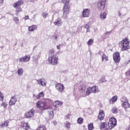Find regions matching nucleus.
Wrapping results in <instances>:
<instances>
[{"instance_id": "1", "label": "nucleus", "mask_w": 130, "mask_h": 130, "mask_svg": "<svg viewBox=\"0 0 130 130\" xmlns=\"http://www.w3.org/2000/svg\"><path fill=\"white\" fill-rule=\"evenodd\" d=\"M121 50L122 51H124V50H127V49H129V41H128V38H125L123 39L121 42Z\"/></svg>"}, {"instance_id": "2", "label": "nucleus", "mask_w": 130, "mask_h": 130, "mask_svg": "<svg viewBox=\"0 0 130 130\" xmlns=\"http://www.w3.org/2000/svg\"><path fill=\"white\" fill-rule=\"evenodd\" d=\"M97 92H99V89L98 88V86H93L91 87L87 88L85 94L86 96H88L90 95L91 93H97Z\"/></svg>"}, {"instance_id": "3", "label": "nucleus", "mask_w": 130, "mask_h": 130, "mask_svg": "<svg viewBox=\"0 0 130 130\" xmlns=\"http://www.w3.org/2000/svg\"><path fill=\"white\" fill-rule=\"evenodd\" d=\"M49 62L53 66L57 64V60H58V57L56 55H52L48 58Z\"/></svg>"}, {"instance_id": "4", "label": "nucleus", "mask_w": 130, "mask_h": 130, "mask_svg": "<svg viewBox=\"0 0 130 130\" xmlns=\"http://www.w3.org/2000/svg\"><path fill=\"white\" fill-rule=\"evenodd\" d=\"M108 125L110 129H112L116 125V119L114 117L111 118L108 122Z\"/></svg>"}, {"instance_id": "5", "label": "nucleus", "mask_w": 130, "mask_h": 130, "mask_svg": "<svg viewBox=\"0 0 130 130\" xmlns=\"http://www.w3.org/2000/svg\"><path fill=\"white\" fill-rule=\"evenodd\" d=\"M45 106H46V102L44 101H40L37 103V107L40 109V110H44L45 109H46Z\"/></svg>"}, {"instance_id": "6", "label": "nucleus", "mask_w": 130, "mask_h": 130, "mask_svg": "<svg viewBox=\"0 0 130 130\" xmlns=\"http://www.w3.org/2000/svg\"><path fill=\"white\" fill-rule=\"evenodd\" d=\"M122 103V106L123 107V108L127 109L129 108L130 107V105L128 104V102H127V99H126V98L123 97L121 100Z\"/></svg>"}, {"instance_id": "7", "label": "nucleus", "mask_w": 130, "mask_h": 130, "mask_svg": "<svg viewBox=\"0 0 130 130\" xmlns=\"http://www.w3.org/2000/svg\"><path fill=\"white\" fill-rule=\"evenodd\" d=\"M105 3H106V0H100L97 4V7L101 11L104 10L105 7Z\"/></svg>"}, {"instance_id": "8", "label": "nucleus", "mask_w": 130, "mask_h": 130, "mask_svg": "<svg viewBox=\"0 0 130 130\" xmlns=\"http://www.w3.org/2000/svg\"><path fill=\"white\" fill-rule=\"evenodd\" d=\"M35 112V110H34V109H31L25 114V117L26 118H31V117H33L34 116Z\"/></svg>"}, {"instance_id": "9", "label": "nucleus", "mask_w": 130, "mask_h": 130, "mask_svg": "<svg viewBox=\"0 0 130 130\" xmlns=\"http://www.w3.org/2000/svg\"><path fill=\"white\" fill-rule=\"evenodd\" d=\"M55 88L60 93H61L64 90V86L61 83H57L55 85Z\"/></svg>"}, {"instance_id": "10", "label": "nucleus", "mask_w": 130, "mask_h": 130, "mask_svg": "<svg viewBox=\"0 0 130 130\" xmlns=\"http://www.w3.org/2000/svg\"><path fill=\"white\" fill-rule=\"evenodd\" d=\"M36 82L38 83V85H40V86L46 87V82H45V80H44V79H36Z\"/></svg>"}, {"instance_id": "11", "label": "nucleus", "mask_w": 130, "mask_h": 130, "mask_svg": "<svg viewBox=\"0 0 130 130\" xmlns=\"http://www.w3.org/2000/svg\"><path fill=\"white\" fill-rule=\"evenodd\" d=\"M90 10L88 9H84L82 12V17L83 18H88L90 16Z\"/></svg>"}, {"instance_id": "12", "label": "nucleus", "mask_w": 130, "mask_h": 130, "mask_svg": "<svg viewBox=\"0 0 130 130\" xmlns=\"http://www.w3.org/2000/svg\"><path fill=\"white\" fill-rule=\"evenodd\" d=\"M113 59L115 62H119L120 60V55L119 53L116 52L113 54Z\"/></svg>"}, {"instance_id": "13", "label": "nucleus", "mask_w": 130, "mask_h": 130, "mask_svg": "<svg viewBox=\"0 0 130 130\" xmlns=\"http://www.w3.org/2000/svg\"><path fill=\"white\" fill-rule=\"evenodd\" d=\"M22 5H24V2L22 1H19L15 3H14L13 7L15 9H19L21 7V6H22Z\"/></svg>"}, {"instance_id": "14", "label": "nucleus", "mask_w": 130, "mask_h": 130, "mask_svg": "<svg viewBox=\"0 0 130 130\" xmlns=\"http://www.w3.org/2000/svg\"><path fill=\"white\" fill-rule=\"evenodd\" d=\"M55 26H57V27H59L62 25V21H61V19L58 18L55 21L53 22Z\"/></svg>"}, {"instance_id": "15", "label": "nucleus", "mask_w": 130, "mask_h": 130, "mask_svg": "<svg viewBox=\"0 0 130 130\" xmlns=\"http://www.w3.org/2000/svg\"><path fill=\"white\" fill-rule=\"evenodd\" d=\"M16 102H17V99L15 96H13L11 98L9 102V105L10 106H13V105H15V104H16Z\"/></svg>"}, {"instance_id": "16", "label": "nucleus", "mask_w": 130, "mask_h": 130, "mask_svg": "<svg viewBox=\"0 0 130 130\" xmlns=\"http://www.w3.org/2000/svg\"><path fill=\"white\" fill-rule=\"evenodd\" d=\"M63 104L62 102H60L59 101H56L54 103V106L55 108H58V107H60Z\"/></svg>"}, {"instance_id": "17", "label": "nucleus", "mask_w": 130, "mask_h": 130, "mask_svg": "<svg viewBox=\"0 0 130 130\" xmlns=\"http://www.w3.org/2000/svg\"><path fill=\"white\" fill-rule=\"evenodd\" d=\"M105 115L104 114V112L103 111H100V113L98 116V118L100 120H103L104 119V117Z\"/></svg>"}, {"instance_id": "18", "label": "nucleus", "mask_w": 130, "mask_h": 130, "mask_svg": "<svg viewBox=\"0 0 130 130\" xmlns=\"http://www.w3.org/2000/svg\"><path fill=\"white\" fill-rule=\"evenodd\" d=\"M106 16H107V13L106 12H101L100 14L101 20H105L106 19Z\"/></svg>"}, {"instance_id": "19", "label": "nucleus", "mask_w": 130, "mask_h": 130, "mask_svg": "<svg viewBox=\"0 0 130 130\" xmlns=\"http://www.w3.org/2000/svg\"><path fill=\"white\" fill-rule=\"evenodd\" d=\"M37 29V25H34L28 27V31L30 32H33L34 30H36Z\"/></svg>"}, {"instance_id": "20", "label": "nucleus", "mask_w": 130, "mask_h": 130, "mask_svg": "<svg viewBox=\"0 0 130 130\" xmlns=\"http://www.w3.org/2000/svg\"><path fill=\"white\" fill-rule=\"evenodd\" d=\"M69 11H70V9L68 8V6H65L63 9V16H64V15H67V14H68Z\"/></svg>"}, {"instance_id": "21", "label": "nucleus", "mask_w": 130, "mask_h": 130, "mask_svg": "<svg viewBox=\"0 0 130 130\" xmlns=\"http://www.w3.org/2000/svg\"><path fill=\"white\" fill-rule=\"evenodd\" d=\"M64 124L66 128H67V129H70V128H71V125H72V123H71V122L69 121H66L64 123Z\"/></svg>"}, {"instance_id": "22", "label": "nucleus", "mask_w": 130, "mask_h": 130, "mask_svg": "<svg viewBox=\"0 0 130 130\" xmlns=\"http://www.w3.org/2000/svg\"><path fill=\"white\" fill-rule=\"evenodd\" d=\"M23 124L22 127L24 129L28 130L30 128V126H29L28 123H23Z\"/></svg>"}, {"instance_id": "23", "label": "nucleus", "mask_w": 130, "mask_h": 130, "mask_svg": "<svg viewBox=\"0 0 130 130\" xmlns=\"http://www.w3.org/2000/svg\"><path fill=\"white\" fill-rule=\"evenodd\" d=\"M30 56L29 55H25L24 57H23V61L24 62H28V61H29V60H30Z\"/></svg>"}, {"instance_id": "24", "label": "nucleus", "mask_w": 130, "mask_h": 130, "mask_svg": "<svg viewBox=\"0 0 130 130\" xmlns=\"http://www.w3.org/2000/svg\"><path fill=\"white\" fill-rule=\"evenodd\" d=\"M107 124H106V122H103L101 123L100 125V128H107Z\"/></svg>"}, {"instance_id": "25", "label": "nucleus", "mask_w": 130, "mask_h": 130, "mask_svg": "<svg viewBox=\"0 0 130 130\" xmlns=\"http://www.w3.org/2000/svg\"><path fill=\"white\" fill-rule=\"evenodd\" d=\"M23 73H24V71H23V69L20 68L18 69L17 74L19 76H22Z\"/></svg>"}, {"instance_id": "26", "label": "nucleus", "mask_w": 130, "mask_h": 130, "mask_svg": "<svg viewBox=\"0 0 130 130\" xmlns=\"http://www.w3.org/2000/svg\"><path fill=\"white\" fill-rule=\"evenodd\" d=\"M13 21L15 22V24H16V25H19V24H20V20H19V18H18V17H14Z\"/></svg>"}, {"instance_id": "27", "label": "nucleus", "mask_w": 130, "mask_h": 130, "mask_svg": "<svg viewBox=\"0 0 130 130\" xmlns=\"http://www.w3.org/2000/svg\"><path fill=\"white\" fill-rule=\"evenodd\" d=\"M84 122V119L82 117H79L77 119V123H79V124H82Z\"/></svg>"}, {"instance_id": "28", "label": "nucleus", "mask_w": 130, "mask_h": 130, "mask_svg": "<svg viewBox=\"0 0 130 130\" xmlns=\"http://www.w3.org/2000/svg\"><path fill=\"white\" fill-rule=\"evenodd\" d=\"M48 113L49 114V117L50 118H52L53 117V110H51V111H49L48 112Z\"/></svg>"}, {"instance_id": "29", "label": "nucleus", "mask_w": 130, "mask_h": 130, "mask_svg": "<svg viewBox=\"0 0 130 130\" xmlns=\"http://www.w3.org/2000/svg\"><path fill=\"white\" fill-rule=\"evenodd\" d=\"M117 100V96H114L113 98H112L110 100V103H113V102H115Z\"/></svg>"}, {"instance_id": "30", "label": "nucleus", "mask_w": 130, "mask_h": 130, "mask_svg": "<svg viewBox=\"0 0 130 130\" xmlns=\"http://www.w3.org/2000/svg\"><path fill=\"white\" fill-rule=\"evenodd\" d=\"M102 61H103L105 59V60H106V61H107V60H108V57H107V56L105 55V54H103V55H102Z\"/></svg>"}, {"instance_id": "31", "label": "nucleus", "mask_w": 130, "mask_h": 130, "mask_svg": "<svg viewBox=\"0 0 130 130\" xmlns=\"http://www.w3.org/2000/svg\"><path fill=\"white\" fill-rule=\"evenodd\" d=\"M44 97V93L43 92H41L39 93L37 99H40V98Z\"/></svg>"}, {"instance_id": "32", "label": "nucleus", "mask_w": 130, "mask_h": 130, "mask_svg": "<svg viewBox=\"0 0 130 130\" xmlns=\"http://www.w3.org/2000/svg\"><path fill=\"white\" fill-rule=\"evenodd\" d=\"M93 42H94V40L92 39H90L87 42V44L89 46H91V45H92V44H93Z\"/></svg>"}, {"instance_id": "33", "label": "nucleus", "mask_w": 130, "mask_h": 130, "mask_svg": "<svg viewBox=\"0 0 130 130\" xmlns=\"http://www.w3.org/2000/svg\"><path fill=\"white\" fill-rule=\"evenodd\" d=\"M37 130H46V127L44 125H40L38 127Z\"/></svg>"}, {"instance_id": "34", "label": "nucleus", "mask_w": 130, "mask_h": 130, "mask_svg": "<svg viewBox=\"0 0 130 130\" xmlns=\"http://www.w3.org/2000/svg\"><path fill=\"white\" fill-rule=\"evenodd\" d=\"M15 12L16 13L17 16H18V15H19V13H20V12H22V9L21 8H16Z\"/></svg>"}, {"instance_id": "35", "label": "nucleus", "mask_w": 130, "mask_h": 130, "mask_svg": "<svg viewBox=\"0 0 130 130\" xmlns=\"http://www.w3.org/2000/svg\"><path fill=\"white\" fill-rule=\"evenodd\" d=\"M88 128L89 130L93 129V128H94V126H93V123H91L89 124H88Z\"/></svg>"}, {"instance_id": "36", "label": "nucleus", "mask_w": 130, "mask_h": 130, "mask_svg": "<svg viewBox=\"0 0 130 130\" xmlns=\"http://www.w3.org/2000/svg\"><path fill=\"white\" fill-rule=\"evenodd\" d=\"M1 105L4 107V108H7V107H8V104L5 102H3Z\"/></svg>"}, {"instance_id": "37", "label": "nucleus", "mask_w": 130, "mask_h": 130, "mask_svg": "<svg viewBox=\"0 0 130 130\" xmlns=\"http://www.w3.org/2000/svg\"><path fill=\"white\" fill-rule=\"evenodd\" d=\"M112 112L113 113L116 114L118 112V110L116 107H114L112 109Z\"/></svg>"}, {"instance_id": "38", "label": "nucleus", "mask_w": 130, "mask_h": 130, "mask_svg": "<svg viewBox=\"0 0 130 130\" xmlns=\"http://www.w3.org/2000/svg\"><path fill=\"white\" fill-rule=\"evenodd\" d=\"M42 15L43 18H47L48 16V13L47 12H43Z\"/></svg>"}, {"instance_id": "39", "label": "nucleus", "mask_w": 130, "mask_h": 130, "mask_svg": "<svg viewBox=\"0 0 130 130\" xmlns=\"http://www.w3.org/2000/svg\"><path fill=\"white\" fill-rule=\"evenodd\" d=\"M62 3L65 5H69L70 3V0H62Z\"/></svg>"}, {"instance_id": "40", "label": "nucleus", "mask_w": 130, "mask_h": 130, "mask_svg": "<svg viewBox=\"0 0 130 130\" xmlns=\"http://www.w3.org/2000/svg\"><path fill=\"white\" fill-rule=\"evenodd\" d=\"M81 93H85V91H86V87L84 86L83 87L81 88Z\"/></svg>"}, {"instance_id": "41", "label": "nucleus", "mask_w": 130, "mask_h": 130, "mask_svg": "<svg viewBox=\"0 0 130 130\" xmlns=\"http://www.w3.org/2000/svg\"><path fill=\"white\" fill-rule=\"evenodd\" d=\"M71 118V115L68 114V115L65 116V119L66 120H68V119H70Z\"/></svg>"}, {"instance_id": "42", "label": "nucleus", "mask_w": 130, "mask_h": 130, "mask_svg": "<svg viewBox=\"0 0 130 130\" xmlns=\"http://www.w3.org/2000/svg\"><path fill=\"white\" fill-rule=\"evenodd\" d=\"M49 54H54V50L53 49L49 50Z\"/></svg>"}, {"instance_id": "43", "label": "nucleus", "mask_w": 130, "mask_h": 130, "mask_svg": "<svg viewBox=\"0 0 130 130\" xmlns=\"http://www.w3.org/2000/svg\"><path fill=\"white\" fill-rule=\"evenodd\" d=\"M0 100H4V95L2 94V92H0Z\"/></svg>"}, {"instance_id": "44", "label": "nucleus", "mask_w": 130, "mask_h": 130, "mask_svg": "<svg viewBox=\"0 0 130 130\" xmlns=\"http://www.w3.org/2000/svg\"><path fill=\"white\" fill-rule=\"evenodd\" d=\"M83 28H85L86 32H88V29H89V26L88 25H86V26H83Z\"/></svg>"}, {"instance_id": "45", "label": "nucleus", "mask_w": 130, "mask_h": 130, "mask_svg": "<svg viewBox=\"0 0 130 130\" xmlns=\"http://www.w3.org/2000/svg\"><path fill=\"white\" fill-rule=\"evenodd\" d=\"M3 123H4L5 127H8V126H9V125H8V123H9L8 122L5 121Z\"/></svg>"}, {"instance_id": "46", "label": "nucleus", "mask_w": 130, "mask_h": 130, "mask_svg": "<svg viewBox=\"0 0 130 130\" xmlns=\"http://www.w3.org/2000/svg\"><path fill=\"white\" fill-rule=\"evenodd\" d=\"M19 60L20 62H21V61H24V58L23 57L19 58Z\"/></svg>"}, {"instance_id": "47", "label": "nucleus", "mask_w": 130, "mask_h": 130, "mask_svg": "<svg viewBox=\"0 0 130 130\" xmlns=\"http://www.w3.org/2000/svg\"><path fill=\"white\" fill-rule=\"evenodd\" d=\"M0 127L1 128L5 127V124L4 123H2L0 125Z\"/></svg>"}, {"instance_id": "48", "label": "nucleus", "mask_w": 130, "mask_h": 130, "mask_svg": "<svg viewBox=\"0 0 130 130\" xmlns=\"http://www.w3.org/2000/svg\"><path fill=\"white\" fill-rule=\"evenodd\" d=\"M117 14H118V17H120V16H121V13H120V11H118Z\"/></svg>"}, {"instance_id": "49", "label": "nucleus", "mask_w": 130, "mask_h": 130, "mask_svg": "<svg viewBox=\"0 0 130 130\" xmlns=\"http://www.w3.org/2000/svg\"><path fill=\"white\" fill-rule=\"evenodd\" d=\"M53 123L54 125H56L57 124V122H56V121H53Z\"/></svg>"}, {"instance_id": "50", "label": "nucleus", "mask_w": 130, "mask_h": 130, "mask_svg": "<svg viewBox=\"0 0 130 130\" xmlns=\"http://www.w3.org/2000/svg\"><path fill=\"white\" fill-rule=\"evenodd\" d=\"M25 20H29V16H26L24 17Z\"/></svg>"}, {"instance_id": "51", "label": "nucleus", "mask_w": 130, "mask_h": 130, "mask_svg": "<svg viewBox=\"0 0 130 130\" xmlns=\"http://www.w3.org/2000/svg\"><path fill=\"white\" fill-rule=\"evenodd\" d=\"M126 75H128L130 76V69L126 73Z\"/></svg>"}, {"instance_id": "52", "label": "nucleus", "mask_w": 130, "mask_h": 130, "mask_svg": "<svg viewBox=\"0 0 130 130\" xmlns=\"http://www.w3.org/2000/svg\"><path fill=\"white\" fill-rule=\"evenodd\" d=\"M57 49L60 50V45H57Z\"/></svg>"}, {"instance_id": "53", "label": "nucleus", "mask_w": 130, "mask_h": 130, "mask_svg": "<svg viewBox=\"0 0 130 130\" xmlns=\"http://www.w3.org/2000/svg\"><path fill=\"white\" fill-rule=\"evenodd\" d=\"M4 3V0H0V3L3 4Z\"/></svg>"}, {"instance_id": "54", "label": "nucleus", "mask_w": 130, "mask_h": 130, "mask_svg": "<svg viewBox=\"0 0 130 130\" xmlns=\"http://www.w3.org/2000/svg\"><path fill=\"white\" fill-rule=\"evenodd\" d=\"M99 54H103V52H102V51H99Z\"/></svg>"}, {"instance_id": "55", "label": "nucleus", "mask_w": 130, "mask_h": 130, "mask_svg": "<svg viewBox=\"0 0 130 130\" xmlns=\"http://www.w3.org/2000/svg\"><path fill=\"white\" fill-rule=\"evenodd\" d=\"M108 33H111V31L106 32L105 34H108Z\"/></svg>"}, {"instance_id": "56", "label": "nucleus", "mask_w": 130, "mask_h": 130, "mask_svg": "<svg viewBox=\"0 0 130 130\" xmlns=\"http://www.w3.org/2000/svg\"><path fill=\"white\" fill-rule=\"evenodd\" d=\"M104 130H109V128H108V127L105 128Z\"/></svg>"}, {"instance_id": "57", "label": "nucleus", "mask_w": 130, "mask_h": 130, "mask_svg": "<svg viewBox=\"0 0 130 130\" xmlns=\"http://www.w3.org/2000/svg\"><path fill=\"white\" fill-rule=\"evenodd\" d=\"M54 38H55V39H57V36H55Z\"/></svg>"}, {"instance_id": "58", "label": "nucleus", "mask_w": 130, "mask_h": 130, "mask_svg": "<svg viewBox=\"0 0 130 130\" xmlns=\"http://www.w3.org/2000/svg\"><path fill=\"white\" fill-rule=\"evenodd\" d=\"M0 5H2V4H1V3H0Z\"/></svg>"}, {"instance_id": "59", "label": "nucleus", "mask_w": 130, "mask_h": 130, "mask_svg": "<svg viewBox=\"0 0 130 130\" xmlns=\"http://www.w3.org/2000/svg\"><path fill=\"white\" fill-rule=\"evenodd\" d=\"M1 19H2V18H0V20H1Z\"/></svg>"}]
</instances>
